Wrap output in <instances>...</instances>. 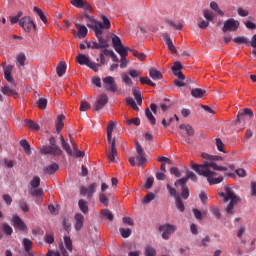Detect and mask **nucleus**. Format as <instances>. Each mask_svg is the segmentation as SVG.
I'll list each match as a JSON object with an SVG mask.
<instances>
[{"label": "nucleus", "mask_w": 256, "mask_h": 256, "mask_svg": "<svg viewBox=\"0 0 256 256\" xmlns=\"http://www.w3.org/2000/svg\"><path fill=\"white\" fill-rule=\"evenodd\" d=\"M191 169H193V171H195L198 175L206 177L209 185H219V183H223V176L217 177V172L215 171H229V168L219 166L215 162H204L200 165L191 162Z\"/></svg>", "instance_id": "1"}, {"label": "nucleus", "mask_w": 256, "mask_h": 256, "mask_svg": "<svg viewBox=\"0 0 256 256\" xmlns=\"http://www.w3.org/2000/svg\"><path fill=\"white\" fill-rule=\"evenodd\" d=\"M103 23L95 21L94 24H87L89 29H92L96 35L98 41H89L87 42V49H99L101 47H108L109 40L103 37V29H111V21L107 16H102Z\"/></svg>", "instance_id": "2"}, {"label": "nucleus", "mask_w": 256, "mask_h": 256, "mask_svg": "<svg viewBox=\"0 0 256 256\" xmlns=\"http://www.w3.org/2000/svg\"><path fill=\"white\" fill-rule=\"evenodd\" d=\"M224 189H225V193L220 192L218 195L219 197H223L224 203H227V201H230V203L226 208V213H228V215H234L235 210L233 209L235 205H237V203L241 201V198H239V196H237V194L233 192V189L229 185H226Z\"/></svg>", "instance_id": "3"}, {"label": "nucleus", "mask_w": 256, "mask_h": 256, "mask_svg": "<svg viewBox=\"0 0 256 256\" xmlns=\"http://www.w3.org/2000/svg\"><path fill=\"white\" fill-rule=\"evenodd\" d=\"M76 61L79 65H86V67H89V69H92L95 73H97V71H99V67H101V64L92 62L85 54H78Z\"/></svg>", "instance_id": "4"}, {"label": "nucleus", "mask_w": 256, "mask_h": 256, "mask_svg": "<svg viewBox=\"0 0 256 256\" xmlns=\"http://www.w3.org/2000/svg\"><path fill=\"white\" fill-rule=\"evenodd\" d=\"M158 231L159 233H162V239L168 241L171 235L177 231V226L173 224H163L159 226Z\"/></svg>", "instance_id": "5"}, {"label": "nucleus", "mask_w": 256, "mask_h": 256, "mask_svg": "<svg viewBox=\"0 0 256 256\" xmlns=\"http://www.w3.org/2000/svg\"><path fill=\"white\" fill-rule=\"evenodd\" d=\"M19 25L26 31V33H30L31 29L33 28L34 31L37 30V26L29 16H24L23 18L20 19Z\"/></svg>", "instance_id": "6"}, {"label": "nucleus", "mask_w": 256, "mask_h": 256, "mask_svg": "<svg viewBox=\"0 0 256 256\" xmlns=\"http://www.w3.org/2000/svg\"><path fill=\"white\" fill-rule=\"evenodd\" d=\"M136 153L138 156L136 157V161H138V167H143V165H147V158L145 157V150L143 149V146L136 141Z\"/></svg>", "instance_id": "7"}, {"label": "nucleus", "mask_w": 256, "mask_h": 256, "mask_svg": "<svg viewBox=\"0 0 256 256\" xmlns=\"http://www.w3.org/2000/svg\"><path fill=\"white\" fill-rule=\"evenodd\" d=\"M103 85L105 91L110 93H117V83H115V78L113 76H107L103 78Z\"/></svg>", "instance_id": "8"}, {"label": "nucleus", "mask_w": 256, "mask_h": 256, "mask_svg": "<svg viewBox=\"0 0 256 256\" xmlns=\"http://www.w3.org/2000/svg\"><path fill=\"white\" fill-rule=\"evenodd\" d=\"M239 21L230 18L224 22V26L222 28L223 33H227V31H237L239 29Z\"/></svg>", "instance_id": "9"}, {"label": "nucleus", "mask_w": 256, "mask_h": 256, "mask_svg": "<svg viewBox=\"0 0 256 256\" xmlns=\"http://www.w3.org/2000/svg\"><path fill=\"white\" fill-rule=\"evenodd\" d=\"M40 153H42V155H53L54 157H59L63 151L59 147L43 146L40 149Z\"/></svg>", "instance_id": "10"}, {"label": "nucleus", "mask_w": 256, "mask_h": 256, "mask_svg": "<svg viewBox=\"0 0 256 256\" xmlns=\"http://www.w3.org/2000/svg\"><path fill=\"white\" fill-rule=\"evenodd\" d=\"M112 44L117 53H121L122 51H131L129 47H125L123 45L121 38L115 34H112Z\"/></svg>", "instance_id": "11"}, {"label": "nucleus", "mask_w": 256, "mask_h": 256, "mask_svg": "<svg viewBox=\"0 0 256 256\" xmlns=\"http://www.w3.org/2000/svg\"><path fill=\"white\" fill-rule=\"evenodd\" d=\"M97 191V183H92L88 187L81 186L80 194L84 197L87 195L88 199L93 197V194Z\"/></svg>", "instance_id": "12"}, {"label": "nucleus", "mask_w": 256, "mask_h": 256, "mask_svg": "<svg viewBox=\"0 0 256 256\" xmlns=\"http://www.w3.org/2000/svg\"><path fill=\"white\" fill-rule=\"evenodd\" d=\"M245 116H248L250 119H253L254 114L253 110L250 108H244L243 111H239L236 119V123H243L245 121Z\"/></svg>", "instance_id": "13"}, {"label": "nucleus", "mask_w": 256, "mask_h": 256, "mask_svg": "<svg viewBox=\"0 0 256 256\" xmlns=\"http://www.w3.org/2000/svg\"><path fill=\"white\" fill-rule=\"evenodd\" d=\"M108 101L109 97L107 96V94H101L94 105V111H101V109H103V107L107 105Z\"/></svg>", "instance_id": "14"}, {"label": "nucleus", "mask_w": 256, "mask_h": 256, "mask_svg": "<svg viewBox=\"0 0 256 256\" xmlns=\"http://www.w3.org/2000/svg\"><path fill=\"white\" fill-rule=\"evenodd\" d=\"M162 37H163L169 51H171L174 55H177V48L173 44V40H171V36L169 35V33H164L162 35Z\"/></svg>", "instance_id": "15"}, {"label": "nucleus", "mask_w": 256, "mask_h": 256, "mask_svg": "<svg viewBox=\"0 0 256 256\" xmlns=\"http://www.w3.org/2000/svg\"><path fill=\"white\" fill-rule=\"evenodd\" d=\"M107 157H108V159L111 163L115 162V157H117V146H116V143H115V139L112 140V144L109 147Z\"/></svg>", "instance_id": "16"}, {"label": "nucleus", "mask_w": 256, "mask_h": 256, "mask_svg": "<svg viewBox=\"0 0 256 256\" xmlns=\"http://www.w3.org/2000/svg\"><path fill=\"white\" fill-rule=\"evenodd\" d=\"M74 219H75L76 231H81V229H83V224L85 223V216H83V214H81V213H77L74 216Z\"/></svg>", "instance_id": "17"}, {"label": "nucleus", "mask_w": 256, "mask_h": 256, "mask_svg": "<svg viewBox=\"0 0 256 256\" xmlns=\"http://www.w3.org/2000/svg\"><path fill=\"white\" fill-rule=\"evenodd\" d=\"M13 226L16 229H19L20 231H26L27 225H25V222L19 217V216H14L13 219Z\"/></svg>", "instance_id": "18"}, {"label": "nucleus", "mask_w": 256, "mask_h": 256, "mask_svg": "<svg viewBox=\"0 0 256 256\" xmlns=\"http://www.w3.org/2000/svg\"><path fill=\"white\" fill-rule=\"evenodd\" d=\"M22 245L24 247L25 253H27L28 256H33V253L31 252L33 250V241H31V239L24 238L22 240Z\"/></svg>", "instance_id": "19"}, {"label": "nucleus", "mask_w": 256, "mask_h": 256, "mask_svg": "<svg viewBox=\"0 0 256 256\" xmlns=\"http://www.w3.org/2000/svg\"><path fill=\"white\" fill-rule=\"evenodd\" d=\"M75 27L78 31L79 39H85V37H87V33H89V30H87V27L85 25H81L79 23H76Z\"/></svg>", "instance_id": "20"}, {"label": "nucleus", "mask_w": 256, "mask_h": 256, "mask_svg": "<svg viewBox=\"0 0 256 256\" xmlns=\"http://www.w3.org/2000/svg\"><path fill=\"white\" fill-rule=\"evenodd\" d=\"M57 171H59V164L57 163H52L44 168L45 175H54Z\"/></svg>", "instance_id": "21"}, {"label": "nucleus", "mask_w": 256, "mask_h": 256, "mask_svg": "<svg viewBox=\"0 0 256 256\" xmlns=\"http://www.w3.org/2000/svg\"><path fill=\"white\" fill-rule=\"evenodd\" d=\"M120 54V69H125L127 67V55H129V50H122V52H118Z\"/></svg>", "instance_id": "22"}, {"label": "nucleus", "mask_w": 256, "mask_h": 256, "mask_svg": "<svg viewBox=\"0 0 256 256\" xmlns=\"http://www.w3.org/2000/svg\"><path fill=\"white\" fill-rule=\"evenodd\" d=\"M149 75L153 81H160V79H163V74L156 68H150Z\"/></svg>", "instance_id": "23"}, {"label": "nucleus", "mask_w": 256, "mask_h": 256, "mask_svg": "<svg viewBox=\"0 0 256 256\" xmlns=\"http://www.w3.org/2000/svg\"><path fill=\"white\" fill-rule=\"evenodd\" d=\"M3 95H7L8 97H14V99H17L19 97V93L15 91L14 89L9 88V86H4L2 88Z\"/></svg>", "instance_id": "24"}, {"label": "nucleus", "mask_w": 256, "mask_h": 256, "mask_svg": "<svg viewBox=\"0 0 256 256\" xmlns=\"http://www.w3.org/2000/svg\"><path fill=\"white\" fill-rule=\"evenodd\" d=\"M11 73H13V65L6 66L4 69V77L9 83H13V76Z\"/></svg>", "instance_id": "25"}, {"label": "nucleus", "mask_w": 256, "mask_h": 256, "mask_svg": "<svg viewBox=\"0 0 256 256\" xmlns=\"http://www.w3.org/2000/svg\"><path fill=\"white\" fill-rule=\"evenodd\" d=\"M56 71H57L58 77H63L65 75V73L67 72V63H65V61H61L58 64Z\"/></svg>", "instance_id": "26"}, {"label": "nucleus", "mask_w": 256, "mask_h": 256, "mask_svg": "<svg viewBox=\"0 0 256 256\" xmlns=\"http://www.w3.org/2000/svg\"><path fill=\"white\" fill-rule=\"evenodd\" d=\"M207 91L201 89V88H194L191 90V95L194 97V99H201L203 98V95H205Z\"/></svg>", "instance_id": "27"}, {"label": "nucleus", "mask_w": 256, "mask_h": 256, "mask_svg": "<svg viewBox=\"0 0 256 256\" xmlns=\"http://www.w3.org/2000/svg\"><path fill=\"white\" fill-rule=\"evenodd\" d=\"M115 127V123L110 122L108 127H107V139H108V143L111 147L112 143H113V128Z\"/></svg>", "instance_id": "28"}, {"label": "nucleus", "mask_w": 256, "mask_h": 256, "mask_svg": "<svg viewBox=\"0 0 256 256\" xmlns=\"http://www.w3.org/2000/svg\"><path fill=\"white\" fill-rule=\"evenodd\" d=\"M179 129H184L186 132V135H188V137H193V135H195V130L193 129V126H191V125L181 124L179 126Z\"/></svg>", "instance_id": "29"}, {"label": "nucleus", "mask_w": 256, "mask_h": 256, "mask_svg": "<svg viewBox=\"0 0 256 256\" xmlns=\"http://www.w3.org/2000/svg\"><path fill=\"white\" fill-rule=\"evenodd\" d=\"M201 157L207 161H223V157L217 155H209L207 153H202Z\"/></svg>", "instance_id": "30"}, {"label": "nucleus", "mask_w": 256, "mask_h": 256, "mask_svg": "<svg viewBox=\"0 0 256 256\" xmlns=\"http://www.w3.org/2000/svg\"><path fill=\"white\" fill-rule=\"evenodd\" d=\"M65 119V115L61 114L58 115L55 123H56V131H61V129H63V127L65 126V124L63 123V120Z\"/></svg>", "instance_id": "31"}, {"label": "nucleus", "mask_w": 256, "mask_h": 256, "mask_svg": "<svg viewBox=\"0 0 256 256\" xmlns=\"http://www.w3.org/2000/svg\"><path fill=\"white\" fill-rule=\"evenodd\" d=\"M101 215L104 217V219H107L108 221H113L115 219V216H113V212L109 209H102Z\"/></svg>", "instance_id": "32"}, {"label": "nucleus", "mask_w": 256, "mask_h": 256, "mask_svg": "<svg viewBox=\"0 0 256 256\" xmlns=\"http://www.w3.org/2000/svg\"><path fill=\"white\" fill-rule=\"evenodd\" d=\"M90 49H96V50L100 49L103 55L106 57H112V55L115 53L113 52V50H109V42H108V46L100 47V48H90Z\"/></svg>", "instance_id": "33"}, {"label": "nucleus", "mask_w": 256, "mask_h": 256, "mask_svg": "<svg viewBox=\"0 0 256 256\" xmlns=\"http://www.w3.org/2000/svg\"><path fill=\"white\" fill-rule=\"evenodd\" d=\"M20 147L24 149L26 155H31V145L27 140H21Z\"/></svg>", "instance_id": "34"}, {"label": "nucleus", "mask_w": 256, "mask_h": 256, "mask_svg": "<svg viewBox=\"0 0 256 256\" xmlns=\"http://www.w3.org/2000/svg\"><path fill=\"white\" fill-rule=\"evenodd\" d=\"M166 23L170 27H173V29H176V31H181V29H183V27H185L183 25V22H179L178 24H176L175 21H173V20H166Z\"/></svg>", "instance_id": "35"}, {"label": "nucleus", "mask_w": 256, "mask_h": 256, "mask_svg": "<svg viewBox=\"0 0 256 256\" xmlns=\"http://www.w3.org/2000/svg\"><path fill=\"white\" fill-rule=\"evenodd\" d=\"M210 9H212V11H216V13H218V15H220L221 17L225 16V12H223V10L219 9V4H217V2L212 1L210 3Z\"/></svg>", "instance_id": "36"}, {"label": "nucleus", "mask_w": 256, "mask_h": 256, "mask_svg": "<svg viewBox=\"0 0 256 256\" xmlns=\"http://www.w3.org/2000/svg\"><path fill=\"white\" fill-rule=\"evenodd\" d=\"M145 115L148 121L151 123V125H155L157 123V120L155 119V116H153V113L149 108L145 109Z\"/></svg>", "instance_id": "37"}, {"label": "nucleus", "mask_w": 256, "mask_h": 256, "mask_svg": "<svg viewBox=\"0 0 256 256\" xmlns=\"http://www.w3.org/2000/svg\"><path fill=\"white\" fill-rule=\"evenodd\" d=\"M78 206L80 211H82V213H89V206L87 205V201L81 199L78 202Z\"/></svg>", "instance_id": "38"}, {"label": "nucleus", "mask_w": 256, "mask_h": 256, "mask_svg": "<svg viewBox=\"0 0 256 256\" xmlns=\"http://www.w3.org/2000/svg\"><path fill=\"white\" fill-rule=\"evenodd\" d=\"M132 93H133L138 105H142L143 104V98L141 97V91H139L137 88H133Z\"/></svg>", "instance_id": "39"}, {"label": "nucleus", "mask_w": 256, "mask_h": 256, "mask_svg": "<svg viewBox=\"0 0 256 256\" xmlns=\"http://www.w3.org/2000/svg\"><path fill=\"white\" fill-rule=\"evenodd\" d=\"M26 127H29V129H33L34 131H39L40 127L37 122H34L32 120H25Z\"/></svg>", "instance_id": "40"}, {"label": "nucleus", "mask_w": 256, "mask_h": 256, "mask_svg": "<svg viewBox=\"0 0 256 256\" xmlns=\"http://www.w3.org/2000/svg\"><path fill=\"white\" fill-rule=\"evenodd\" d=\"M140 83L142 85H149L150 87H157V84H155L149 77H140Z\"/></svg>", "instance_id": "41"}, {"label": "nucleus", "mask_w": 256, "mask_h": 256, "mask_svg": "<svg viewBox=\"0 0 256 256\" xmlns=\"http://www.w3.org/2000/svg\"><path fill=\"white\" fill-rule=\"evenodd\" d=\"M126 103L127 105H129V107L134 109V111H139V107L137 106V103H135V100L132 97H127Z\"/></svg>", "instance_id": "42"}, {"label": "nucleus", "mask_w": 256, "mask_h": 256, "mask_svg": "<svg viewBox=\"0 0 256 256\" xmlns=\"http://www.w3.org/2000/svg\"><path fill=\"white\" fill-rule=\"evenodd\" d=\"M120 235L123 237V239H127L131 237V229L130 228H120Z\"/></svg>", "instance_id": "43"}, {"label": "nucleus", "mask_w": 256, "mask_h": 256, "mask_svg": "<svg viewBox=\"0 0 256 256\" xmlns=\"http://www.w3.org/2000/svg\"><path fill=\"white\" fill-rule=\"evenodd\" d=\"M30 185H31L32 189H37L39 187V185H41V178H39V176H35L30 181Z\"/></svg>", "instance_id": "44"}, {"label": "nucleus", "mask_w": 256, "mask_h": 256, "mask_svg": "<svg viewBox=\"0 0 256 256\" xmlns=\"http://www.w3.org/2000/svg\"><path fill=\"white\" fill-rule=\"evenodd\" d=\"M176 207L179 209L181 213L185 211V204L183 203V200L179 196H176Z\"/></svg>", "instance_id": "45"}, {"label": "nucleus", "mask_w": 256, "mask_h": 256, "mask_svg": "<svg viewBox=\"0 0 256 256\" xmlns=\"http://www.w3.org/2000/svg\"><path fill=\"white\" fill-rule=\"evenodd\" d=\"M234 43H237V45H242L243 43L247 45L249 43V39L243 37V36H238L233 39Z\"/></svg>", "instance_id": "46"}, {"label": "nucleus", "mask_w": 256, "mask_h": 256, "mask_svg": "<svg viewBox=\"0 0 256 256\" xmlns=\"http://www.w3.org/2000/svg\"><path fill=\"white\" fill-rule=\"evenodd\" d=\"M71 5L76 7L77 9H83V5L85 3V0H71Z\"/></svg>", "instance_id": "47"}, {"label": "nucleus", "mask_w": 256, "mask_h": 256, "mask_svg": "<svg viewBox=\"0 0 256 256\" xmlns=\"http://www.w3.org/2000/svg\"><path fill=\"white\" fill-rule=\"evenodd\" d=\"M64 243L68 251H73V242L71 241V238L69 236L64 237Z\"/></svg>", "instance_id": "48"}, {"label": "nucleus", "mask_w": 256, "mask_h": 256, "mask_svg": "<svg viewBox=\"0 0 256 256\" xmlns=\"http://www.w3.org/2000/svg\"><path fill=\"white\" fill-rule=\"evenodd\" d=\"M19 207L24 213H29V205L25 200H19Z\"/></svg>", "instance_id": "49"}, {"label": "nucleus", "mask_w": 256, "mask_h": 256, "mask_svg": "<svg viewBox=\"0 0 256 256\" xmlns=\"http://www.w3.org/2000/svg\"><path fill=\"white\" fill-rule=\"evenodd\" d=\"M145 255L146 256H156L157 251H155V248H153L152 246H147L145 248Z\"/></svg>", "instance_id": "50"}, {"label": "nucleus", "mask_w": 256, "mask_h": 256, "mask_svg": "<svg viewBox=\"0 0 256 256\" xmlns=\"http://www.w3.org/2000/svg\"><path fill=\"white\" fill-rule=\"evenodd\" d=\"M25 54L21 53L17 56V63L20 67L25 66V61H26Z\"/></svg>", "instance_id": "51"}, {"label": "nucleus", "mask_w": 256, "mask_h": 256, "mask_svg": "<svg viewBox=\"0 0 256 256\" xmlns=\"http://www.w3.org/2000/svg\"><path fill=\"white\" fill-rule=\"evenodd\" d=\"M186 179L187 181L191 179V181H194V183H197V175H195V173H193L192 171H189V170L186 171Z\"/></svg>", "instance_id": "52"}, {"label": "nucleus", "mask_w": 256, "mask_h": 256, "mask_svg": "<svg viewBox=\"0 0 256 256\" xmlns=\"http://www.w3.org/2000/svg\"><path fill=\"white\" fill-rule=\"evenodd\" d=\"M89 109H91V104L85 100H82L80 104V111H89Z\"/></svg>", "instance_id": "53"}, {"label": "nucleus", "mask_w": 256, "mask_h": 256, "mask_svg": "<svg viewBox=\"0 0 256 256\" xmlns=\"http://www.w3.org/2000/svg\"><path fill=\"white\" fill-rule=\"evenodd\" d=\"M100 203H102L105 207L109 206V198L105 196V194L101 193L99 195Z\"/></svg>", "instance_id": "54"}, {"label": "nucleus", "mask_w": 256, "mask_h": 256, "mask_svg": "<svg viewBox=\"0 0 256 256\" xmlns=\"http://www.w3.org/2000/svg\"><path fill=\"white\" fill-rule=\"evenodd\" d=\"M127 125H136L139 127L141 125V119L139 118H133V119H128L126 120Z\"/></svg>", "instance_id": "55"}, {"label": "nucleus", "mask_w": 256, "mask_h": 256, "mask_svg": "<svg viewBox=\"0 0 256 256\" xmlns=\"http://www.w3.org/2000/svg\"><path fill=\"white\" fill-rule=\"evenodd\" d=\"M31 195L33 197H40V195H43V189L42 188H33L30 190Z\"/></svg>", "instance_id": "56"}, {"label": "nucleus", "mask_w": 256, "mask_h": 256, "mask_svg": "<svg viewBox=\"0 0 256 256\" xmlns=\"http://www.w3.org/2000/svg\"><path fill=\"white\" fill-rule=\"evenodd\" d=\"M37 105L39 107V109H47V99L45 98H40L37 101Z\"/></svg>", "instance_id": "57"}, {"label": "nucleus", "mask_w": 256, "mask_h": 256, "mask_svg": "<svg viewBox=\"0 0 256 256\" xmlns=\"http://www.w3.org/2000/svg\"><path fill=\"white\" fill-rule=\"evenodd\" d=\"M61 145H62V149H64V151H66L68 155H73V150H71V146H69V143H67L66 141H63Z\"/></svg>", "instance_id": "58"}, {"label": "nucleus", "mask_w": 256, "mask_h": 256, "mask_svg": "<svg viewBox=\"0 0 256 256\" xmlns=\"http://www.w3.org/2000/svg\"><path fill=\"white\" fill-rule=\"evenodd\" d=\"M216 147L218 151L225 153V150H223V147H225V144H223V141L221 140V138H216Z\"/></svg>", "instance_id": "59"}, {"label": "nucleus", "mask_w": 256, "mask_h": 256, "mask_svg": "<svg viewBox=\"0 0 256 256\" xmlns=\"http://www.w3.org/2000/svg\"><path fill=\"white\" fill-rule=\"evenodd\" d=\"M187 181H188L187 178L184 177V178L177 180L174 185H175V187H177L178 185H181V187L183 189L184 187H187Z\"/></svg>", "instance_id": "60"}, {"label": "nucleus", "mask_w": 256, "mask_h": 256, "mask_svg": "<svg viewBox=\"0 0 256 256\" xmlns=\"http://www.w3.org/2000/svg\"><path fill=\"white\" fill-rule=\"evenodd\" d=\"M153 199H155V194L154 193H152V192H150V193H148L145 197H144V199H143V203H151V201H153Z\"/></svg>", "instance_id": "61"}, {"label": "nucleus", "mask_w": 256, "mask_h": 256, "mask_svg": "<svg viewBox=\"0 0 256 256\" xmlns=\"http://www.w3.org/2000/svg\"><path fill=\"white\" fill-rule=\"evenodd\" d=\"M182 199H189V187L184 186L181 190Z\"/></svg>", "instance_id": "62"}, {"label": "nucleus", "mask_w": 256, "mask_h": 256, "mask_svg": "<svg viewBox=\"0 0 256 256\" xmlns=\"http://www.w3.org/2000/svg\"><path fill=\"white\" fill-rule=\"evenodd\" d=\"M3 231L6 235L13 234V228L11 226H9V224H7V223L3 224Z\"/></svg>", "instance_id": "63"}, {"label": "nucleus", "mask_w": 256, "mask_h": 256, "mask_svg": "<svg viewBox=\"0 0 256 256\" xmlns=\"http://www.w3.org/2000/svg\"><path fill=\"white\" fill-rule=\"evenodd\" d=\"M204 17L206 21L212 22L213 21V12H210L209 10H204Z\"/></svg>", "instance_id": "64"}]
</instances>
